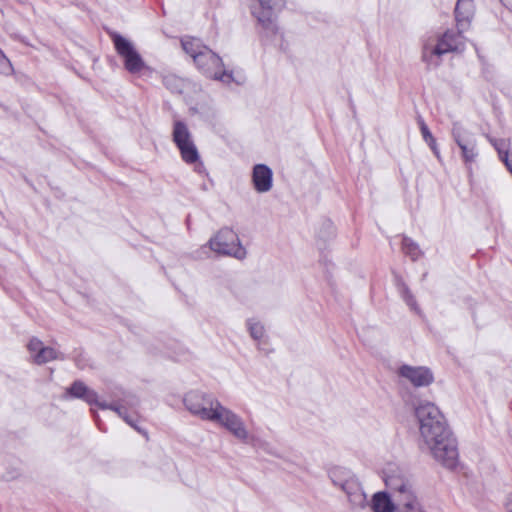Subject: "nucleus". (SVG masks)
I'll return each mask as SVG.
<instances>
[{
    "label": "nucleus",
    "mask_w": 512,
    "mask_h": 512,
    "mask_svg": "<svg viewBox=\"0 0 512 512\" xmlns=\"http://www.w3.org/2000/svg\"><path fill=\"white\" fill-rule=\"evenodd\" d=\"M419 125H420V131H421V134H422V137L424 139V141L428 144V146L431 148V150L433 151V153L435 154V156L437 158H440V152H439V149L437 147V143H436V140L435 138L433 137L431 131L429 130L428 126L426 125V123L424 122V120H420L419 121Z\"/></svg>",
    "instance_id": "nucleus-27"
},
{
    "label": "nucleus",
    "mask_w": 512,
    "mask_h": 512,
    "mask_svg": "<svg viewBox=\"0 0 512 512\" xmlns=\"http://www.w3.org/2000/svg\"><path fill=\"white\" fill-rule=\"evenodd\" d=\"M182 160L187 164H195L199 161L200 155L194 141L177 147Z\"/></svg>",
    "instance_id": "nucleus-20"
},
{
    "label": "nucleus",
    "mask_w": 512,
    "mask_h": 512,
    "mask_svg": "<svg viewBox=\"0 0 512 512\" xmlns=\"http://www.w3.org/2000/svg\"><path fill=\"white\" fill-rule=\"evenodd\" d=\"M63 360L64 356L52 347L44 346L39 353L33 355V360L38 365L46 364L52 360Z\"/></svg>",
    "instance_id": "nucleus-19"
},
{
    "label": "nucleus",
    "mask_w": 512,
    "mask_h": 512,
    "mask_svg": "<svg viewBox=\"0 0 512 512\" xmlns=\"http://www.w3.org/2000/svg\"><path fill=\"white\" fill-rule=\"evenodd\" d=\"M393 275H394L395 285H396L398 292H399L401 298L403 299V301L411 308V310L416 312L418 315H422V310L420 309V307H419L414 295L410 291L409 287L405 283L403 277L396 272H393Z\"/></svg>",
    "instance_id": "nucleus-13"
},
{
    "label": "nucleus",
    "mask_w": 512,
    "mask_h": 512,
    "mask_svg": "<svg viewBox=\"0 0 512 512\" xmlns=\"http://www.w3.org/2000/svg\"><path fill=\"white\" fill-rule=\"evenodd\" d=\"M451 134L454 142L461 150L463 162L470 168L478 157L475 135L458 122L453 123Z\"/></svg>",
    "instance_id": "nucleus-7"
},
{
    "label": "nucleus",
    "mask_w": 512,
    "mask_h": 512,
    "mask_svg": "<svg viewBox=\"0 0 512 512\" xmlns=\"http://www.w3.org/2000/svg\"><path fill=\"white\" fill-rule=\"evenodd\" d=\"M162 83L173 94H181L183 92V80L176 75H165L162 79Z\"/></svg>",
    "instance_id": "nucleus-26"
},
{
    "label": "nucleus",
    "mask_w": 512,
    "mask_h": 512,
    "mask_svg": "<svg viewBox=\"0 0 512 512\" xmlns=\"http://www.w3.org/2000/svg\"><path fill=\"white\" fill-rule=\"evenodd\" d=\"M457 30H459V29L457 28ZM462 32L463 31L454 32V31H451V30H447L444 34H450L451 35V37L448 40V43L457 44L458 47H459L460 44H461L460 38H461V33Z\"/></svg>",
    "instance_id": "nucleus-35"
},
{
    "label": "nucleus",
    "mask_w": 512,
    "mask_h": 512,
    "mask_svg": "<svg viewBox=\"0 0 512 512\" xmlns=\"http://www.w3.org/2000/svg\"><path fill=\"white\" fill-rule=\"evenodd\" d=\"M94 417H95V421H96V424H97L98 428H99L100 430H103V431H104V428L102 427V423H101V421L97 418V416H96V415H95Z\"/></svg>",
    "instance_id": "nucleus-40"
},
{
    "label": "nucleus",
    "mask_w": 512,
    "mask_h": 512,
    "mask_svg": "<svg viewBox=\"0 0 512 512\" xmlns=\"http://www.w3.org/2000/svg\"><path fill=\"white\" fill-rule=\"evenodd\" d=\"M172 140L176 147L193 141L192 134L185 122L177 120L173 124Z\"/></svg>",
    "instance_id": "nucleus-16"
},
{
    "label": "nucleus",
    "mask_w": 512,
    "mask_h": 512,
    "mask_svg": "<svg viewBox=\"0 0 512 512\" xmlns=\"http://www.w3.org/2000/svg\"><path fill=\"white\" fill-rule=\"evenodd\" d=\"M399 504L402 505L400 512H416L420 510L419 502L415 496L413 485L405 492L398 493Z\"/></svg>",
    "instance_id": "nucleus-15"
},
{
    "label": "nucleus",
    "mask_w": 512,
    "mask_h": 512,
    "mask_svg": "<svg viewBox=\"0 0 512 512\" xmlns=\"http://www.w3.org/2000/svg\"><path fill=\"white\" fill-rule=\"evenodd\" d=\"M386 485L396 493L405 492L406 489L412 486L411 481L400 475H390L386 479Z\"/></svg>",
    "instance_id": "nucleus-23"
},
{
    "label": "nucleus",
    "mask_w": 512,
    "mask_h": 512,
    "mask_svg": "<svg viewBox=\"0 0 512 512\" xmlns=\"http://www.w3.org/2000/svg\"><path fill=\"white\" fill-rule=\"evenodd\" d=\"M74 362L77 368L83 370L85 369L88 364V359L83 353H79L74 357Z\"/></svg>",
    "instance_id": "nucleus-34"
},
{
    "label": "nucleus",
    "mask_w": 512,
    "mask_h": 512,
    "mask_svg": "<svg viewBox=\"0 0 512 512\" xmlns=\"http://www.w3.org/2000/svg\"><path fill=\"white\" fill-rule=\"evenodd\" d=\"M197 69L207 78L220 80L229 83L232 79V72L225 70L222 58L212 51L208 46L203 52L195 56Z\"/></svg>",
    "instance_id": "nucleus-5"
},
{
    "label": "nucleus",
    "mask_w": 512,
    "mask_h": 512,
    "mask_svg": "<svg viewBox=\"0 0 512 512\" xmlns=\"http://www.w3.org/2000/svg\"><path fill=\"white\" fill-rule=\"evenodd\" d=\"M0 107H4V106L0 103Z\"/></svg>",
    "instance_id": "nucleus-42"
},
{
    "label": "nucleus",
    "mask_w": 512,
    "mask_h": 512,
    "mask_svg": "<svg viewBox=\"0 0 512 512\" xmlns=\"http://www.w3.org/2000/svg\"><path fill=\"white\" fill-rule=\"evenodd\" d=\"M394 504L387 492H377L372 498V509L374 512H393Z\"/></svg>",
    "instance_id": "nucleus-17"
},
{
    "label": "nucleus",
    "mask_w": 512,
    "mask_h": 512,
    "mask_svg": "<svg viewBox=\"0 0 512 512\" xmlns=\"http://www.w3.org/2000/svg\"><path fill=\"white\" fill-rule=\"evenodd\" d=\"M44 347L42 341L36 337H32L27 345L28 350L30 353H39V350H41Z\"/></svg>",
    "instance_id": "nucleus-33"
},
{
    "label": "nucleus",
    "mask_w": 512,
    "mask_h": 512,
    "mask_svg": "<svg viewBox=\"0 0 512 512\" xmlns=\"http://www.w3.org/2000/svg\"><path fill=\"white\" fill-rule=\"evenodd\" d=\"M508 512H512V494H509L505 503Z\"/></svg>",
    "instance_id": "nucleus-38"
},
{
    "label": "nucleus",
    "mask_w": 512,
    "mask_h": 512,
    "mask_svg": "<svg viewBox=\"0 0 512 512\" xmlns=\"http://www.w3.org/2000/svg\"><path fill=\"white\" fill-rule=\"evenodd\" d=\"M450 37V34H443L442 37L439 38L437 44L433 46V53L442 56L446 53L457 51V44L448 43Z\"/></svg>",
    "instance_id": "nucleus-25"
},
{
    "label": "nucleus",
    "mask_w": 512,
    "mask_h": 512,
    "mask_svg": "<svg viewBox=\"0 0 512 512\" xmlns=\"http://www.w3.org/2000/svg\"><path fill=\"white\" fill-rule=\"evenodd\" d=\"M183 50L193 58L195 62V56L203 52L204 48H207L199 39L193 37H187L181 40Z\"/></svg>",
    "instance_id": "nucleus-22"
},
{
    "label": "nucleus",
    "mask_w": 512,
    "mask_h": 512,
    "mask_svg": "<svg viewBox=\"0 0 512 512\" xmlns=\"http://www.w3.org/2000/svg\"><path fill=\"white\" fill-rule=\"evenodd\" d=\"M402 250L412 261L418 260L423 254L419 245L408 236H403Z\"/></svg>",
    "instance_id": "nucleus-24"
},
{
    "label": "nucleus",
    "mask_w": 512,
    "mask_h": 512,
    "mask_svg": "<svg viewBox=\"0 0 512 512\" xmlns=\"http://www.w3.org/2000/svg\"><path fill=\"white\" fill-rule=\"evenodd\" d=\"M397 374L408 380L414 387H427L434 382V375L430 368L426 366L401 365Z\"/></svg>",
    "instance_id": "nucleus-9"
},
{
    "label": "nucleus",
    "mask_w": 512,
    "mask_h": 512,
    "mask_svg": "<svg viewBox=\"0 0 512 512\" xmlns=\"http://www.w3.org/2000/svg\"><path fill=\"white\" fill-rule=\"evenodd\" d=\"M316 237L318 241H322L324 244L336 237V228L330 219L323 218L319 222Z\"/></svg>",
    "instance_id": "nucleus-18"
},
{
    "label": "nucleus",
    "mask_w": 512,
    "mask_h": 512,
    "mask_svg": "<svg viewBox=\"0 0 512 512\" xmlns=\"http://www.w3.org/2000/svg\"><path fill=\"white\" fill-rule=\"evenodd\" d=\"M111 39L117 54L123 59L126 71L132 75H139L149 69L131 41L116 32L111 34Z\"/></svg>",
    "instance_id": "nucleus-3"
},
{
    "label": "nucleus",
    "mask_w": 512,
    "mask_h": 512,
    "mask_svg": "<svg viewBox=\"0 0 512 512\" xmlns=\"http://www.w3.org/2000/svg\"><path fill=\"white\" fill-rule=\"evenodd\" d=\"M459 3H474L473 0H457Z\"/></svg>",
    "instance_id": "nucleus-41"
},
{
    "label": "nucleus",
    "mask_w": 512,
    "mask_h": 512,
    "mask_svg": "<svg viewBox=\"0 0 512 512\" xmlns=\"http://www.w3.org/2000/svg\"><path fill=\"white\" fill-rule=\"evenodd\" d=\"M489 141L493 145L495 150L497 151L499 157L502 155L507 157V153L510 152V150H509L510 143L508 140L489 138Z\"/></svg>",
    "instance_id": "nucleus-31"
},
{
    "label": "nucleus",
    "mask_w": 512,
    "mask_h": 512,
    "mask_svg": "<svg viewBox=\"0 0 512 512\" xmlns=\"http://www.w3.org/2000/svg\"><path fill=\"white\" fill-rule=\"evenodd\" d=\"M210 249L214 252L232 256L242 260L246 257V249L242 246L238 234L229 227L221 228L217 234L209 240Z\"/></svg>",
    "instance_id": "nucleus-4"
},
{
    "label": "nucleus",
    "mask_w": 512,
    "mask_h": 512,
    "mask_svg": "<svg viewBox=\"0 0 512 512\" xmlns=\"http://www.w3.org/2000/svg\"><path fill=\"white\" fill-rule=\"evenodd\" d=\"M414 413L420 436L434 459L447 469H455L459 462L458 445L444 414L429 401L420 402Z\"/></svg>",
    "instance_id": "nucleus-1"
},
{
    "label": "nucleus",
    "mask_w": 512,
    "mask_h": 512,
    "mask_svg": "<svg viewBox=\"0 0 512 512\" xmlns=\"http://www.w3.org/2000/svg\"><path fill=\"white\" fill-rule=\"evenodd\" d=\"M99 408L102 409V410H112L115 413H117V415L119 417H121L122 419H124V416L129 414L128 413V409L126 408V405H124L122 402H119V401H113L111 403H107L106 401H102L99 404Z\"/></svg>",
    "instance_id": "nucleus-28"
},
{
    "label": "nucleus",
    "mask_w": 512,
    "mask_h": 512,
    "mask_svg": "<svg viewBox=\"0 0 512 512\" xmlns=\"http://www.w3.org/2000/svg\"><path fill=\"white\" fill-rule=\"evenodd\" d=\"M355 475L344 467H334L329 471V477L335 486L342 488Z\"/></svg>",
    "instance_id": "nucleus-21"
},
{
    "label": "nucleus",
    "mask_w": 512,
    "mask_h": 512,
    "mask_svg": "<svg viewBox=\"0 0 512 512\" xmlns=\"http://www.w3.org/2000/svg\"><path fill=\"white\" fill-rule=\"evenodd\" d=\"M127 424H129L131 427L135 428L136 430H138L139 432L140 429L137 427L136 425V422H137V419L133 416H131L130 414H127L126 416H124V419H123Z\"/></svg>",
    "instance_id": "nucleus-37"
},
{
    "label": "nucleus",
    "mask_w": 512,
    "mask_h": 512,
    "mask_svg": "<svg viewBox=\"0 0 512 512\" xmlns=\"http://www.w3.org/2000/svg\"><path fill=\"white\" fill-rule=\"evenodd\" d=\"M196 163H197L196 171H197L198 173H202V172H204V171H205V167H204L203 162H201V161L199 160V161H198V162H196Z\"/></svg>",
    "instance_id": "nucleus-39"
},
{
    "label": "nucleus",
    "mask_w": 512,
    "mask_h": 512,
    "mask_svg": "<svg viewBox=\"0 0 512 512\" xmlns=\"http://www.w3.org/2000/svg\"><path fill=\"white\" fill-rule=\"evenodd\" d=\"M12 71L10 60L6 57L4 52L0 49V72L8 75Z\"/></svg>",
    "instance_id": "nucleus-32"
},
{
    "label": "nucleus",
    "mask_w": 512,
    "mask_h": 512,
    "mask_svg": "<svg viewBox=\"0 0 512 512\" xmlns=\"http://www.w3.org/2000/svg\"><path fill=\"white\" fill-rule=\"evenodd\" d=\"M455 20L459 31H464L469 27L471 19L474 15V3H456Z\"/></svg>",
    "instance_id": "nucleus-14"
},
{
    "label": "nucleus",
    "mask_w": 512,
    "mask_h": 512,
    "mask_svg": "<svg viewBox=\"0 0 512 512\" xmlns=\"http://www.w3.org/2000/svg\"><path fill=\"white\" fill-rule=\"evenodd\" d=\"M341 490L347 495V498L352 505L364 506L366 503V494L356 476L350 478Z\"/></svg>",
    "instance_id": "nucleus-12"
},
{
    "label": "nucleus",
    "mask_w": 512,
    "mask_h": 512,
    "mask_svg": "<svg viewBox=\"0 0 512 512\" xmlns=\"http://www.w3.org/2000/svg\"><path fill=\"white\" fill-rule=\"evenodd\" d=\"M119 402H122L124 405H126V408H136L138 406V399L134 396L126 397L124 399L118 400Z\"/></svg>",
    "instance_id": "nucleus-36"
},
{
    "label": "nucleus",
    "mask_w": 512,
    "mask_h": 512,
    "mask_svg": "<svg viewBox=\"0 0 512 512\" xmlns=\"http://www.w3.org/2000/svg\"><path fill=\"white\" fill-rule=\"evenodd\" d=\"M217 414L218 417L212 418L210 421L220 424L244 443H249V433L245 428L243 420L236 413L220 403L217 406Z\"/></svg>",
    "instance_id": "nucleus-8"
},
{
    "label": "nucleus",
    "mask_w": 512,
    "mask_h": 512,
    "mask_svg": "<svg viewBox=\"0 0 512 512\" xmlns=\"http://www.w3.org/2000/svg\"><path fill=\"white\" fill-rule=\"evenodd\" d=\"M183 403L186 409L202 420L210 421L218 417L217 406L220 402L209 393L192 390L185 394Z\"/></svg>",
    "instance_id": "nucleus-2"
},
{
    "label": "nucleus",
    "mask_w": 512,
    "mask_h": 512,
    "mask_svg": "<svg viewBox=\"0 0 512 512\" xmlns=\"http://www.w3.org/2000/svg\"><path fill=\"white\" fill-rule=\"evenodd\" d=\"M440 57L441 55L433 53V47L429 48L428 45L423 47L422 51V61L425 62L430 67H437L440 65Z\"/></svg>",
    "instance_id": "nucleus-29"
},
{
    "label": "nucleus",
    "mask_w": 512,
    "mask_h": 512,
    "mask_svg": "<svg viewBox=\"0 0 512 512\" xmlns=\"http://www.w3.org/2000/svg\"><path fill=\"white\" fill-rule=\"evenodd\" d=\"M259 5L252 8V14L263 28L267 37L278 34L279 28L275 22V11L283 4V0H258Z\"/></svg>",
    "instance_id": "nucleus-6"
},
{
    "label": "nucleus",
    "mask_w": 512,
    "mask_h": 512,
    "mask_svg": "<svg viewBox=\"0 0 512 512\" xmlns=\"http://www.w3.org/2000/svg\"><path fill=\"white\" fill-rule=\"evenodd\" d=\"M252 183L257 192H268L273 185L272 169L266 164H256L252 170Z\"/></svg>",
    "instance_id": "nucleus-11"
},
{
    "label": "nucleus",
    "mask_w": 512,
    "mask_h": 512,
    "mask_svg": "<svg viewBox=\"0 0 512 512\" xmlns=\"http://www.w3.org/2000/svg\"><path fill=\"white\" fill-rule=\"evenodd\" d=\"M247 328L250 336L254 340H260L264 336V326L260 322L254 321L253 319H248Z\"/></svg>",
    "instance_id": "nucleus-30"
},
{
    "label": "nucleus",
    "mask_w": 512,
    "mask_h": 512,
    "mask_svg": "<svg viewBox=\"0 0 512 512\" xmlns=\"http://www.w3.org/2000/svg\"><path fill=\"white\" fill-rule=\"evenodd\" d=\"M65 398L67 399H80L89 405H96L99 401L98 394L93 389L89 388L82 380H75L65 391Z\"/></svg>",
    "instance_id": "nucleus-10"
}]
</instances>
